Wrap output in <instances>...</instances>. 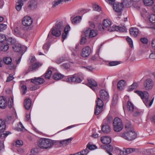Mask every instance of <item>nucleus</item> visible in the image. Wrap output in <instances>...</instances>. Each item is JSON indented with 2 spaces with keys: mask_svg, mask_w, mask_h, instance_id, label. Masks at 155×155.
<instances>
[{
  "mask_svg": "<svg viewBox=\"0 0 155 155\" xmlns=\"http://www.w3.org/2000/svg\"><path fill=\"white\" fill-rule=\"evenodd\" d=\"M125 128L126 131L120 134V137L128 141H132L136 138L137 134L131 124L130 123L126 124Z\"/></svg>",
  "mask_w": 155,
  "mask_h": 155,
  "instance_id": "f257e3e1",
  "label": "nucleus"
},
{
  "mask_svg": "<svg viewBox=\"0 0 155 155\" xmlns=\"http://www.w3.org/2000/svg\"><path fill=\"white\" fill-rule=\"evenodd\" d=\"M56 143L55 140L43 138L40 139L39 140L38 144V147L41 149L48 150L51 148Z\"/></svg>",
  "mask_w": 155,
  "mask_h": 155,
  "instance_id": "f03ea898",
  "label": "nucleus"
},
{
  "mask_svg": "<svg viewBox=\"0 0 155 155\" xmlns=\"http://www.w3.org/2000/svg\"><path fill=\"white\" fill-rule=\"evenodd\" d=\"M135 93L139 95L146 106L149 107L151 106L153 101L154 98L152 100L150 99L148 93L146 91L142 92L140 91H136Z\"/></svg>",
  "mask_w": 155,
  "mask_h": 155,
  "instance_id": "7ed1b4c3",
  "label": "nucleus"
},
{
  "mask_svg": "<svg viewBox=\"0 0 155 155\" xmlns=\"http://www.w3.org/2000/svg\"><path fill=\"white\" fill-rule=\"evenodd\" d=\"M64 27L63 22L62 21L58 22L51 30V34L56 37L60 36L61 34V31Z\"/></svg>",
  "mask_w": 155,
  "mask_h": 155,
  "instance_id": "20e7f679",
  "label": "nucleus"
},
{
  "mask_svg": "<svg viewBox=\"0 0 155 155\" xmlns=\"http://www.w3.org/2000/svg\"><path fill=\"white\" fill-rule=\"evenodd\" d=\"M33 20L31 18L28 16L24 17L21 20V23L24 30H27L31 25Z\"/></svg>",
  "mask_w": 155,
  "mask_h": 155,
  "instance_id": "39448f33",
  "label": "nucleus"
},
{
  "mask_svg": "<svg viewBox=\"0 0 155 155\" xmlns=\"http://www.w3.org/2000/svg\"><path fill=\"white\" fill-rule=\"evenodd\" d=\"M38 5L37 0H30L25 5L24 9L25 11L28 12L36 8Z\"/></svg>",
  "mask_w": 155,
  "mask_h": 155,
  "instance_id": "423d86ee",
  "label": "nucleus"
},
{
  "mask_svg": "<svg viewBox=\"0 0 155 155\" xmlns=\"http://www.w3.org/2000/svg\"><path fill=\"white\" fill-rule=\"evenodd\" d=\"M114 130L117 132H120L123 128L121 120L118 117L115 118L113 123Z\"/></svg>",
  "mask_w": 155,
  "mask_h": 155,
  "instance_id": "0eeeda50",
  "label": "nucleus"
},
{
  "mask_svg": "<svg viewBox=\"0 0 155 155\" xmlns=\"http://www.w3.org/2000/svg\"><path fill=\"white\" fill-rule=\"evenodd\" d=\"M116 151L120 155H126L134 152L138 153L139 151V150L138 149L134 148H128L123 150H121L118 149H117Z\"/></svg>",
  "mask_w": 155,
  "mask_h": 155,
  "instance_id": "6e6552de",
  "label": "nucleus"
},
{
  "mask_svg": "<svg viewBox=\"0 0 155 155\" xmlns=\"http://www.w3.org/2000/svg\"><path fill=\"white\" fill-rule=\"evenodd\" d=\"M100 98L104 101H107L109 98V94L107 92L104 90H102L100 91Z\"/></svg>",
  "mask_w": 155,
  "mask_h": 155,
  "instance_id": "1a4fd4ad",
  "label": "nucleus"
},
{
  "mask_svg": "<svg viewBox=\"0 0 155 155\" xmlns=\"http://www.w3.org/2000/svg\"><path fill=\"white\" fill-rule=\"evenodd\" d=\"M114 10L117 12H120L123 10L124 5L122 3L116 2L113 5Z\"/></svg>",
  "mask_w": 155,
  "mask_h": 155,
  "instance_id": "9d476101",
  "label": "nucleus"
},
{
  "mask_svg": "<svg viewBox=\"0 0 155 155\" xmlns=\"http://www.w3.org/2000/svg\"><path fill=\"white\" fill-rule=\"evenodd\" d=\"M4 62L7 64H9V68L10 69H13L15 68V64L12 62V59L9 57H5L3 59Z\"/></svg>",
  "mask_w": 155,
  "mask_h": 155,
  "instance_id": "9b49d317",
  "label": "nucleus"
},
{
  "mask_svg": "<svg viewBox=\"0 0 155 155\" xmlns=\"http://www.w3.org/2000/svg\"><path fill=\"white\" fill-rule=\"evenodd\" d=\"M91 51V48L89 47H85L82 50L81 55L83 57H87L90 54Z\"/></svg>",
  "mask_w": 155,
  "mask_h": 155,
  "instance_id": "f8f14e48",
  "label": "nucleus"
},
{
  "mask_svg": "<svg viewBox=\"0 0 155 155\" xmlns=\"http://www.w3.org/2000/svg\"><path fill=\"white\" fill-rule=\"evenodd\" d=\"M144 86L147 90L152 89L153 86V83L152 80L150 79H147L144 83Z\"/></svg>",
  "mask_w": 155,
  "mask_h": 155,
  "instance_id": "ddd939ff",
  "label": "nucleus"
},
{
  "mask_svg": "<svg viewBox=\"0 0 155 155\" xmlns=\"http://www.w3.org/2000/svg\"><path fill=\"white\" fill-rule=\"evenodd\" d=\"M107 30L110 31H119L120 32H124L126 31V29L125 28L119 27L118 26H117L115 25H113L112 27H110Z\"/></svg>",
  "mask_w": 155,
  "mask_h": 155,
  "instance_id": "4468645a",
  "label": "nucleus"
},
{
  "mask_svg": "<svg viewBox=\"0 0 155 155\" xmlns=\"http://www.w3.org/2000/svg\"><path fill=\"white\" fill-rule=\"evenodd\" d=\"M88 83L87 85L89 87L93 90H95L94 87L97 86V84L96 82L92 79H88Z\"/></svg>",
  "mask_w": 155,
  "mask_h": 155,
  "instance_id": "2eb2a0df",
  "label": "nucleus"
},
{
  "mask_svg": "<svg viewBox=\"0 0 155 155\" xmlns=\"http://www.w3.org/2000/svg\"><path fill=\"white\" fill-rule=\"evenodd\" d=\"M31 81L36 85H39L44 83L45 81L42 78L35 77L34 78L31 79Z\"/></svg>",
  "mask_w": 155,
  "mask_h": 155,
  "instance_id": "dca6fc26",
  "label": "nucleus"
},
{
  "mask_svg": "<svg viewBox=\"0 0 155 155\" xmlns=\"http://www.w3.org/2000/svg\"><path fill=\"white\" fill-rule=\"evenodd\" d=\"M70 27L69 25H67L64 28V32L62 34V42L66 39L68 34L69 31L70 30Z\"/></svg>",
  "mask_w": 155,
  "mask_h": 155,
  "instance_id": "f3484780",
  "label": "nucleus"
},
{
  "mask_svg": "<svg viewBox=\"0 0 155 155\" xmlns=\"http://www.w3.org/2000/svg\"><path fill=\"white\" fill-rule=\"evenodd\" d=\"M134 104L130 101H128L127 102V111L130 113H131L133 112L135 108Z\"/></svg>",
  "mask_w": 155,
  "mask_h": 155,
  "instance_id": "a211bd4d",
  "label": "nucleus"
},
{
  "mask_svg": "<svg viewBox=\"0 0 155 155\" xmlns=\"http://www.w3.org/2000/svg\"><path fill=\"white\" fill-rule=\"evenodd\" d=\"M7 106V101L6 99L3 97H0V108H5Z\"/></svg>",
  "mask_w": 155,
  "mask_h": 155,
  "instance_id": "6ab92c4d",
  "label": "nucleus"
},
{
  "mask_svg": "<svg viewBox=\"0 0 155 155\" xmlns=\"http://www.w3.org/2000/svg\"><path fill=\"white\" fill-rule=\"evenodd\" d=\"M101 141L103 143L107 144L110 143L111 139L110 137L105 136L101 137Z\"/></svg>",
  "mask_w": 155,
  "mask_h": 155,
  "instance_id": "aec40b11",
  "label": "nucleus"
},
{
  "mask_svg": "<svg viewBox=\"0 0 155 155\" xmlns=\"http://www.w3.org/2000/svg\"><path fill=\"white\" fill-rule=\"evenodd\" d=\"M130 35L134 37H136L139 32L138 29L135 28H130Z\"/></svg>",
  "mask_w": 155,
  "mask_h": 155,
  "instance_id": "412c9836",
  "label": "nucleus"
},
{
  "mask_svg": "<svg viewBox=\"0 0 155 155\" xmlns=\"http://www.w3.org/2000/svg\"><path fill=\"white\" fill-rule=\"evenodd\" d=\"M72 139V138H70L65 140H60L59 143L62 146H66L71 142Z\"/></svg>",
  "mask_w": 155,
  "mask_h": 155,
  "instance_id": "4be33fe9",
  "label": "nucleus"
},
{
  "mask_svg": "<svg viewBox=\"0 0 155 155\" xmlns=\"http://www.w3.org/2000/svg\"><path fill=\"white\" fill-rule=\"evenodd\" d=\"M102 130L104 133H108L110 131V128L109 124H103L102 125Z\"/></svg>",
  "mask_w": 155,
  "mask_h": 155,
  "instance_id": "5701e85b",
  "label": "nucleus"
},
{
  "mask_svg": "<svg viewBox=\"0 0 155 155\" xmlns=\"http://www.w3.org/2000/svg\"><path fill=\"white\" fill-rule=\"evenodd\" d=\"M25 108L27 110H29L31 106V101L29 98H26L24 102Z\"/></svg>",
  "mask_w": 155,
  "mask_h": 155,
  "instance_id": "b1692460",
  "label": "nucleus"
},
{
  "mask_svg": "<svg viewBox=\"0 0 155 155\" xmlns=\"http://www.w3.org/2000/svg\"><path fill=\"white\" fill-rule=\"evenodd\" d=\"M126 85V83L124 81L120 80L117 84V88L120 90H122L124 89Z\"/></svg>",
  "mask_w": 155,
  "mask_h": 155,
  "instance_id": "393cba45",
  "label": "nucleus"
},
{
  "mask_svg": "<svg viewBox=\"0 0 155 155\" xmlns=\"http://www.w3.org/2000/svg\"><path fill=\"white\" fill-rule=\"evenodd\" d=\"M12 48L15 51L21 52L23 51V48L21 45L16 44L15 46L12 47Z\"/></svg>",
  "mask_w": 155,
  "mask_h": 155,
  "instance_id": "a878e982",
  "label": "nucleus"
},
{
  "mask_svg": "<svg viewBox=\"0 0 155 155\" xmlns=\"http://www.w3.org/2000/svg\"><path fill=\"white\" fill-rule=\"evenodd\" d=\"M89 152V151L88 149L86 148L84 150H83L74 154H71L70 155H87Z\"/></svg>",
  "mask_w": 155,
  "mask_h": 155,
  "instance_id": "bb28decb",
  "label": "nucleus"
},
{
  "mask_svg": "<svg viewBox=\"0 0 155 155\" xmlns=\"http://www.w3.org/2000/svg\"><path fill=\"white\" fill-rule=\"evenodd\" d=\"M143 153L147 154H155V148H152L144 150Z\"/></svg>",
  "mask_w": 155,
  "mask_h": 155,
  "instance_id": "cd10ccee",
  "label": "nucleus"
},
{
  "mask_svg": "<svg viewBox=\"0 0 155 155\" xmlns=\"http://www.w3.org/2000/svg\"><path fill=\"white\" fill-rule=\"evenodd\" d=\"M81 16H77L72 20V23L74 25H76L79 23L81 21Z\"/></svg>",
  "mask_w": 155,
  "mask_h": 155,
  "instance_id": "c85d7f7f",
  "label": "nucleus"
},
{
  "mask_svg": "<svg viewBox=\"0 0 155 155\" xmlns=\"http://www.w3.org/2000/svg\"><path fill=\"white\" fill-rule=\"evenodd\" d=\"M6 127L5 122L4 120L0 119V132H3Z\"/></svg>",
  "mask_w": 155,
  "mask_h": 155,
  "instance_id": "c756f323",
  "label": "nucleus"
},
{
  "mask_svg": "<svg viewBox=\"0 0 155 155\" xmlns=\"http://www.w3.org/2000/svg\"><path fill=\"white\" fill-rule=\"evenodd\" d=\"M74 83H80L81 81V80L78 74H74Z\"/></svg>",
  "mask_w": 155,
  "mask_h": 155,
  "instance_id": "7c9ffc66",
  "label": "nucleus"
},
{
  "mask_svg": "<svg viewBox=\"0 0 155 155\" xmlns=\"http://www.w3.org/2000/svg\"><path fill=\"white\" fill-rule=\"evenodd\" d=\"M113 118L111 116H107L103 121V124H109L113 120Z\"/></svg>",
  "mask_w": 155,
  "mask_h": 155,
  "instance_id": "2f4dec72",
  "label": "nucleus"
},
{
  "mask_svg": "<svg viewBox=\"0 0 155 155\" xmlns=\"http://www.w3.org/2000/svg\"><path fill=\"white\" fill-rule=\"evenodd\" d=\"M111 24V21L108 19H104L103 21V25L105 28L110 27Z\"/></svg>",
  "mask_w": 155,
  "mask_h": 155,
  "instance_id": "473e14b6",
  "label": "nucleus"
},
{
  "mask_svg": "<svg viewBox=\"0 0 155 155\" xmlns=\"http://www.w3.org/2000/svg\"><path fill=\"white\" fill-rule=\"evenodd\" d=\"M23 2H20L19 0H17L15 6V8L18 11H20L23 5Z\"/></svg>",
  "mask_w": 155,
  "mask_h": 155,
  "instance_id": "72a5a7b5",
  "label": "nucleus"
},
{
  "mask_svg": "<svg viewBox=\"0 0 155 155\" xmlns=\"http://www.w3.org/2000/svg\"><path fill=\"white\" fill-rule=\"evenodd\" d=\"M74 75H73L66 77L65 78V80L68 83L72 84L74 83Z\"/></svg>",
  "mask_w": 155,
  "mask_h": 155,
  "instance_id": "f704fd0d",
  "label": "nucleus"
},
{
  "mask_svg": "<svg viewBox=\"0 0 155 155\" xmlns=\"http://www.w3.org/2000/svg\"><path fill=\"white\" fill-rule=\"evenodd\" d=\"M103 101L101 98L97 97L96 101V106H97L103 107L104 106Z\"/></svg>",
  "mask_w": 155,
  "mask_h": 155,
  "instance_id": "c9c22d12",
  "label": "nucleus"
},
{
  "mask_svg": "<svg viewBox=\"0 0 155 155\" xmlns=\"http://www.w3.org/2000/svg\"><path fill=\"white\" fill-rule=\"evenodd\" d=\"M6 42L8 45H13L16 43V40L14 38L9 37L7 40Z\"/></svg>",
  "mask_w": 155,
  "mask_h": 155,
  "instance_id": "e433bc0d",
  "label": "nucleus"
},
{
  "mask_svg": "<svg viewBox=\"0 0 155 155\" xmlns=\"http://www.w3.org/2000/svg\"><path fill=\"white\" fill-rule=\"evenodd\" d=\"M63 77V75L58 73H55L53 75V78L56 80H60Z\"/></svg>",
  "mask_w": 155,
  "mask_h": 155,
  "instance_id": "4c0bfd02",
  "label": "nucleus"
},
{
  "mask_svg": "<svg viewBox=\"0 0 155 155\" xmlns=\"http://www.w3.org/2000/svg\"><path fill=\"white\" fill-rule=\"evenodd\" d=\"M144 4L147 6H151L154 3L153 0H143Z\"/></svg>",
  "mask_w": 155,
  "mask_h": 155,
  "instance_id": "58836bf2",
  "label": "nucleus"
},
{
  "mask_svg": "<svg viewBox=\"0 0 155 155\" xmlns=\"http://www.w3.org/2000/svg\"><path fill=\"white\" fill-rule=\"evenodd\" d=\"M103 107L96 106L94 113L96 115H98L103 110Z\"/></svg>",
  "mask_w": 155,
  "mask_h": 155,
  "instance_id": "ea45409f",
  "label": "nucleus"
},
{
  "mask_svg": "<svg viewBox=\"0 0 155 155\" xmlns=\"http://www.w3.org/2000/svg\"><path fill=\"white\" fill-rule=\"evenodd\" d=\"M97 34V31L94 30H91L90 31L89 34V37L90 38H92L96 36Z\"/></svg>",
  "mask_w": 155,
  "mask_h": 155,
  "instance_id": "a19ab883",
  "label": "nucleus"
},
{
  "mask_svg": "<svg viewBox=\"0 0 155 155\" xmlns=\"http://www.w3.org/2000/svg\"><path fill=\"white\" fill-rule=\"evenodd\" d=\"M70 49L71 51H72V55L73 56H75L77 54V52L78 50V45H76L75 46V49L72 48V47H71Z\"/></svg>",
  "mask_w": 155,
  "mask_h": 155,
  "instance_id": "79ce46f5",
  "label": "nucleus"
},
{
  "mask_svg": "<svg viewBox=\"0 0 155 155\" xmlns=\"http://www.w3.org/2000/svg\"><path fill=\"white\" fill-rule=\"evenodd\" d=\"M62 2V0H54L52 2V7L55 8Z\"/></svg>",
  "mask_w": 155,
  "mask_h": 155,
  "instance_id": "37998d69",
  "label": "nucleus"
},
{
  "mask_svg": "<svg viewBox=\"0 0 155 155\" xmlns=\"http://www.w3.org/2000/svg\"><path fill=\"white\" fill-rule=\"evenodd\" d=\"M149 19L150 22L152 23H155V14H152L149 16Z\"/></svg>",
  "mask_w": 155,
  "mask_h": 155,
  "instance_id": "c03bdc74",
  "label": "nucleus"
},
{
  "mask_svg": "<svg viewBox=\"0 0 155 155\" xmlns=\"http://www.w3.org/2000/svg\"><path fill=\"white\" fill-rule=\"evenodd\" d=\"M138 87V84L137 83H134L130 86L128 89L129 91H131L134 89Z\"/></svg>",
  "mask_w": 155,
  "mask_h": 155,
  "instance_id": "a18cd8bd",
  "label": "nucleus"
},
{
  "mask_svg": "<svg viewBox=\"0 0 155 155\" xmlns=\"http://www.w3.org/2000/svg\"><path fill=\"white\" fill-rule=\"evenodd\" d=\"M51 74L52 71L48 69L45 74V78L48 79H49L51 77Z\"/></svg>",
  "mask_w": 155,
  "mask_h": 155,
  "instance_id": "49530a36",
  "label": "nucleus"
},
{
  "mask_svg": "<svg viewBox=\"0 0 155 155\" xmlns=\"http://www.w3.org/2000/svg\"><path fill=\"white\" fill-rule=\"evenodd\" d=\"M41 64L38 62L35 63L32 65V70H35L41 66Z\"/></svg>",
  "mask_w": 155,
  "mask_h": 155,
  "instance_id": "de8ad7c7",
  "label": "nucleus"
},
{
  "mask_svg": "<svg viewBox=\"0 0 155 155\" xmlns=\"http://www.w3.org/2000/svg\"><path fill=\"white\" fill-rule=\"evenodd\" d=\"M11 134V132L9 131L6 132L5 133L2 132L0 134V138L1 139H3L4 137H6L8 135Z\"/></svg>",
  "mask_w": 155,
  "mask_h": 155,
  "instance_id": "09e8293b",
  "label": "nucleus"
},
{
  "mask_svg": "<svg viewBox=\"0 0 155 155\" xmlns=\"http://www.w3.org/2000/svg\"><path fill=\"white\" fill-rule=\"evenodd\" d=\"M88 149L92 150L97 148L96 146L94 145H91L88 143L87 145V147Z\"/></svg>",
  "mask_w": 155,
  "mask_h": 155,
  "instance_id": "8fccbe9b",
  "label": "nucleus"
},
{
  "mask_svg": "<svg viewBox=\"0 0 155 155\" xmlns=\"http://www.w3.org/2000/svg\"><path fill=\"white\" fill-rule=\"evenodd\" d=\"M93 8L94 10L98 12H100L101 10V7L96 4H94L93 5Z\"/></svg>",
  "mask_w": 155,
  "mask_h": 155,
  "instance_id": "3c124183",
  "label": "nucleus"
},
{
  "mask_svg": "<svg viewBox=\"0 0 155 155\" xmlns=\"http://www.w3.org/2000/svg\"><path fill=\"white\" fill-rule=\"evenodd\" d=\"M6 40V37L5 35L3 34H0V42L2 43Z\"/></svg>",
  "mask_w": 155,
  "mask_h": 155,
  "instance_id": "603ef678",
  "label": "nucleus"
},
{
  "mask_svg": "<svg viewBox=\"0 0 155 155\" xmlns=\"http://www.w3.org/2000/svg\"><path fill=\"white\" fill-rule=\"evenodd\" d=\"M11 100H8V106L10 108H11L12 107L13 105V98L12 97H11Z\"/></svg>",
  "mask_w": 155,
  "mask_h": 155,
  "instance_id": "864d4df0",
  "label": "nucleus"
},
{
  "mask_svg": "<svg viewBox=\"0 0 155 155\" xmlns=\"http://www.w3.org/2000/svg\"><path fill=\"white\" fill-rule=\"evenodd\" d=\"M9 46L8 45H4L1 46L0 48L1 50L3 51H6L9 48Z\"/></svg>",
  "mask_w": 155,
  "mask_h": 155,
  "instance_id": "5fc2aeb1",
  "label": "nucleus"
},
{
  "mask_svg": "<svg viewBox=\"0 0 155 155\" xmlns=\"http://www.w3.org/2000/svg\"><path fill=\"white\" fill-rule=\"evenodd\" d=\"M50 47V43L48 42L45 43L43 47V49L46 51H47Z\"/></svg>",
  "mask_w": 155,
  "mask_h": 155,
  "instance_id": "6e6d98bb",
  "label": "nucleus"
},
{
  "mask_svg": "<svg viewBox=\"0 0 155 155\" xmlns=\"http://www.w3.org/2000/svg\"><path fill=\"white\" fill-rule=\"evenodd\" d=\"M21 93L22 94H25L27 90V88L25 85H23L21 87Z\"/></svg>",
  "mask_w": 155,
  "mask_h": 155,
  "instance_id": "4d7b16f0",
  "label": "nucleus"
},
{
  "mask_svg": "<svg viewBox=\"0 0 155 155\" xmlns=\"http://www.w3.org/2000/svg\"><path fill=\"white\" fill-rule=\"evenodd\" d=\"M14 34L17 36H19L21 35V33L18 28H15L14 29Z\"/></svg>",
  "mask_w": 155,
  "mask_h": 155,
  "instance_id": "13d9d810",
  "label": "nucleus"
},
{
  "mask_svg": "<svg viewBox=\"0 0 155 155\" xmlns=\"http://www.w3.org/2000/svg\"><path fill=\"white\" fill-rule=\"evenodd\" d=\"M126 40L129 43L130 47L132 48L133 47V42L131 38L129 37H127L126 38Z\"/></svg>",
  "mask_w": 155,
  "mask_h": 155,
  "instance_id": "bf43d9fd",
  "label": "nucleus"
},
{
  "mask_svg": "<svg viewBox=\"0 0 155 155\" xmlns=\"http://www.w3.org/2000/svg\"><path fill=\"white\" fill-rule=\"evenodd\" d=\"M7 27L6 25L3 24H0V32L5 29Z\"/></svg>",
  "mask_w": 155,
  "mask_h": 155,
  "instance_id": "052dcab7",
  "label": "nucleus"
},
{
  "mask_svg": "<svg viewBox=\"0 0 155 155\" xmlns=\"http://www.w3.org/2000/svg\"><path fill=\"white\" fill-rule=\"evenodd\" d=\"M91 30L89 28H86L84 29V32L86 36H89L90 32V31Z\"/></svg>",
  "mask_w": 155,
  "mask_h": 155,
  "instance_id": "680f3d73",
  "label": "nucleus"
},
{
  "mask_svg": "<svg viewBox=\"0 0 155 155\" xmlns=\"http://www.w3.org/2000/svg\"><path fill=\"white\" fill-rule=\"evenodd\" d=\"M23 144V142L21 140H18L16 142V146L17 147H19L22 146Z\"/></svg>",
  "mask_w": 155,
  "mask_h": 155,
  "instance_id": "e2e57ef3",
  "label": "nucleus"
},
{
  "mask_svg": "<svg viewBox=\"0 0 155 155\" xmlns=\"http://www.w3.org/2000/svg\"><path fill=\"white\" fill-rule=\"evenodd\" d=\"M64 59L63 57L57 59L56 61V62L58 64H60L63 62L64 61Z\"/></svg>",
  "mask_w": 155,
  "mask_h": 155,
  "instance_id": "0e129e2a",
  "label": "nucleus"
},
{
  "mask_svg": "<svg viewBox=\"0 0 155 155\" xmlns=\"http://www.w3.org/2000/svg\"><path fill=\"white\" fill-rule=\"evenodd\" d=\"M119 63L118 61H112L109 62V64L110 66H115L119 64Z\"/></svg>",
  "mask_w": 155,
  "mask_h": 155,
  "instance_id": "69168bd1",
  "label": "nucleus"
},
{
  "mask_svg": "<svg viewBox=\"0 0 155 155\" xmlns=\"http://www.w3.org/2000/svg\"><path fill=\"white\" fill-rule=\"evenodd\" d=\"M134 110V111L133 112H132L131 113H132L135 116H138L140 114V112L138 111V110L136 108H135Z\"/></svg>",
  "mask_w": 155,
  "mask_h": 155,
  "instance_id": "338daca9",
  "label": "nucleus"
},
{
  "mask_svg": "<svg viewBox=\"0 0 155 155\" xmlns=\"http://www.w3.org/2000/svg\"><path fill=\"white\" fill-rule=\"evenodd\" d=\"M86 42V38L85 37H81V44H84Z\"/></svg>",
  "mask_w": 155,
  "mask_h": 155,
  "instance_id": "774afa93",
  "label": "nucleus"
}]
</instances>
